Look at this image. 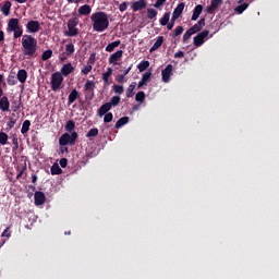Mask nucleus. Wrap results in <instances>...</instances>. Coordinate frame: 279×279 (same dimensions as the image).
I'll list each match as a JSON object with an SVG mask.
<instances>
[{
	"label": "nucleus",
	"instance_id": "obj_1",
	"mask_svg": "<svg viewBox=\"0 0 279 279\" xmlns=\"http://www.w3.org/2000/svg\"><path fill=\"white\" fill-rule=\"evenodd\" d=\"M65 132L61 137L59 138V145L61 147H64L66 145H75V141H77V132L73 131L75 130V121L69 120L66 124L64 125Z\"/></svg>",
	"mask_w": 279,
	"mask_h": 279
},
{
	"label": "nucleus",
	"instance_id": "obj_2",
	"mask_svg": "<svg viewBox=\"0 0 279 279\" xmlns=\"http://www.w3.org/2000/svg\"><path fill=\"white\" fill-rule=\"evenodd\" d=\"M93 23L94 32H106L110 27V20H108V14L106 12H96L90 16Z\"/></svg>",
	"mask_w": 279,
	"mask_h": 279
},
{
	"label": "nucleus",
	"instance_id": "obj_3",
	"mask_svg": "<svg viewBox=\"0 0 279 279\" xmlns=\"http://www.w3.org/2000/svg\"><path fill=\"white\" fill-rule=\"evenodd\" d=\"M38 41L32 35H24L22 38V47L24 56H34Z\"/></svg>",
	"mask_w": 279,
	"mask_h": 279
},
{
	"label": "nucleus",
	"instance_id": "obj_4",
	"mask_svg": "<svg viewBox=\"0 0 279 279\" xmlns=\"http://www.w3.org/2000/svg\"><path fill=\"white\" fill-rule=\"evenodd\" d=\"M71 71L54 72L51 75L50 81L51 90H53L54 93L60 90V88L62 87V83L64 82V77H66V75H69Z\"/></svg>",
	"mask_w": 279,
	"mask_h": 279
},
{
	"label": "nucleus",
	"instance_id": "obj_5",
	"mask_svg": "<svg viewBox=\"0 0 279 279\" xmlns=\"http://www.w3.org/2000/svg\"><path fill=\"white\" fill-rule=\"evenodd\" d=\"M8 32L14 33V38H21L23 36V27L19 23V19H11L8 23Z\"/></svg>",
	"mask_w": 279,
	"mask_h": 279
},
{
	"label": "nucleus",
	"instance_id": "obj_6",
	"mask_svg": "<svg viewBox=\"0 0 279 279\" xmlns=\"http://www.w3.org/2000/svg\"><path fill=\"white\" fill-rule=\"evenodd\" d=\"M84 93L86 101H92L95 97V82L87 81L84 85Z\"/></svg>",
	"mask_w": 279,
	"mask_h": 279
},
{
	"label": "nucleus",
	"instance_id": "obj_7",
	"mask_svg": "<svg viewBox=\"0 0 279 279\" xmlns=\"http://www.w3.org/2000/svg\"><path fill=\"white\" fill-rule=\"evenodd\" d=\"M208 34H210L209 31H203V32L198 33L194 37V46L202 47V45H204V39L208 38Z\"/></svg>",
	"mask_w": 279,
	"mask_h": 279
},
{
	"label": "nucleus",
	"instance_id": "obj_8",
	"mask_svg": "<svg viewBox=\"0 0 279 279\" xmlns=\"http://www.w3.org/2000/svg\"><path fill=\"white\" fill-rule=\"evenodd\" d=\"M26 29L31 33V34H36L38 32H40V22L38 21H29L26 24Z\"/></svg>",
	"mask_w": 279,
	"mask_h": 279
},
{
	"label": "nucleus",
	"instance_id": "obj_9",
	"mask_svg": "<svg viewBox=\"0 0 279 279\" xmlns=\"http://www.w3.org/2000/svg\"><path fill=\"white\" fill-rule=\"evenodd\" d=\"M131 8L133 12H138V10H145L147 8V1L146 0H137L132 2Z\"/></svg>",
	"mask_w": 279,
	"mask_h": 279
},
{
	"label": "nucleus",
	"instance_id": "obj_10",
	"mask_svg": "<svg viewBox=\"0 0 279 279\" xmlns=\"http://www.w3.org/2000/svg\"><path fill=\"white\" fill-rule=\"evenodd\" d=\"M34 199H35V206H43L47 197L45 196V193L37 191L35 192Z\"/></svg>",
	"mask_w": 279,
	"mask_h": 279
},
{
	"label": "nucleus",
	"instance_id": "obj_11",
	"mask_svg": "<svg viewBox=\"0 0 279 279\" xmlns=\"http://www.w3.org/2000/svg\"><path fill=\"white\" fill-rule=\"evenodd\" d=\"M182 12H184V2L179 3L178 7L174 9L171 21L179 20L182 15Z\"/></svg>",
	"mask_w": 279,
	"mask_h": 279
},
{
	"label": "nucleus",
	"instance_id": "obj_12",
	"mask_svg": "<svg viewBox=\"0 0 279 279\" xmlns=\"http://www.w3.org/2000/svg\"><path fill=\"white\" fill-rule=\"evenodd\" d=\"M0 110L2 112H10V100L7 96L0 97Z\"/></svg>",
	"mask_w": 279,
	"mask_h": 279
},
{
	"label": "nucleus",
	"instance_id": "obj_13",
	"mask_svg": "<svg viewBox=\"0 0 279 279\" xmlns=\"http://www.w3.org/2000/svg\"><path fill=\"white\" fill-rule=\"evenodd\" d=\"M121 58H123V50H118L110 56L109 62L110 64H117Z\"/></svg>",
	"mask_w": 279,
	"mask_h": 279
},
{
	"label": "nucleus",
	"instance_id": "obj_14",
	"mask_svg": "<svg viewBox=\"0 0 279 279\" xmlns=\"http://www.w3.org/2000/svg\"><path fill=\"white\" fill-rule=\"evenodd\" d=\"M206 25V20L201 19L197 24L193 25L190 29L192 33L197 34V32H202Z\"/></svg>",
	"mask_w": 279,
	"mask_h": 279
},
{
	"label": "nucleus",
	"instance_id": "obj_15",
	"mask_svg": "<svg viewBox=\"0 0 279 279\" xmlns=\"http://www.w3.org/2000/svg\"><path fill=\"white\" fill-rule=\"evenodd\" d=\"M112 110V107L110 104L106 102L98 109V117H104L105 114H108Z\"/></svg>",
	"mask_w": 279,
	"mask_h": 279
},
{
	"label": "nucleus",
	"instance_id": "obj_16",
	"mask_svg": "<svg viewBox=\"0 0 279 279\" xmlns=\"http://www.w3.org/2000/svg\"><path fill=\"white\" fill-rule=\"evenodd\" d=\"M77 97H80V92H77V89H73L68 97L69 106H71V104H75Z\"/></svg>",
	"mask_w": 279,
	"mask_h": 279
},
{
	"label": "nucleus",
	"instance_id": "obj_17",
	"mask_svg": "<svg viewBox=\"0 0 279 279\" xmlns=\"http://www.w3.org/2000/svg\"><path fill=\"white\" fill-rule=\"evenodd\" d=\"M128 123H130V118L122 117L117 121L114 128H116V130H121V128H123V125H128Z\"/></svg>",
	"mask_w": 279,
	"mask_h": 279
},
{
	"label": "nucleus",
	"instance_id": "obj_18",
	"mask_svg": "<svg viewBox=\"0 0 279 279\" xmlns=\"http://www.w3.org/2000/svg\"><path fill=\"white\" fill-rule=\"evenodd\" d=\"M151 77V72H146L142 80L138 82L137 88H143V86L147 85V82H149V78Z\"/></svg>",
	"mask_w": 279,
	"mask_h": 279
},
{
	"label": "nucleus",
	"instance_id": "obj_19",
	"mask_svg": "<svg viewBox=\"0 0 279 279\" xmlns=\"http://www.w3.org/2000/svg\"><path fill=\"white\" fill-rule=\"evenodd\" d=\"M162 43H165V37L159 36L156 40V43L153 45V47L150 48V53H154V51L160 49V47H162Z\"/></svg>",
	"mask_w": 279,
	"mask_h": 279
},
{
	"label": "nucleus",
	"instance_id": "obj_20",
	"mask_svg": "<svg viewBox=\"0 0 279 279\" xmlns=\"http://www.w3.org/2000/svg\"><path fill=\"white\" fill-rule=\"evenodd\" d=\"M204 10V7L202 4H198L195 7L192 15V21H197L199 19V14H202Z\"/></svg>",
	"mask_w": 279,
	"mask_h": 279
},
{
	"label": "nucleus",
	"instance_id": "obj_21",
	"mask_svg": "<svg viewBox=\"0 0 279 279\" xmlns=\"http://www.w3.org/2000/svg\"><path fill=\"white\" fill-rule=\"evenodd\" d=\"M90 12H92V9H90V5H88V4L82 5L78 9L80 16H88V14H90Z\"/></svg>",
	"mask_w": 279,
	"mask_h": 279
},
{
	"label": "nucleus",
	"instance_id": "obj_22",
	"mask_svg": "<svg viewBox=\"0 0 279 279\" xmlns=\"http://www.w3.org/2000/svg\"><path fill=\"white\" fill-rule=\"evenodd\" d=\"M12 8V2L5 1L3 5L1 7V12L4 14V16L10 15V9Z\"/></svg>",
	"mask_w": 279,
	"mask_h": 279
},
{
	"label": "nucleus",
	"instance_id": "obj_23",
	"mask_svg": "<svg viewBox=\"0 0 279 279\" xmlns=\"http://www.w3.org/2000/svg\"><path fill=\"white\" fill-rule=\"evenodd\" d=\"M78 29L75 26H68V31L64 32V36H77Z\"/></svg>",
	"mask_w": 279,
	"mask_h": 279
},
{
	"label": "nucleus",
	"instance_id": "obj_24",
	"mask_svg": "<svg viewBox=\"0 0 279 279\" xmlns=\"http://www.w3.org/2000/svg\"><path fill=\"white\" fill-rule=\"evenodd\" d=\"M119 45H121V40H117L111 44H108L106 47V51H108L109 53H112V51H114V49H117Z\"/></svg>",
	"mask_w": 279,
	"mask_h": 279
},
{
	"label": "nucleus",
	"instance_id": "obj_25",
	"mask_svg": "<svg viewBox=\"0 0 279 279\" xmlns=\"http://www.w3.org/2000/svg\"><path fill=\"white\" fill-rule=\"evenodd\" d=\"M223 3V0H211L210 5L207 8V11L210 12L211 10H217L219 5Z\"/></svg>",
	"mask_w": 279,
	"mask_h": 279
},
{
	"label": "nucleus",
	"instance_id": "obj_26",
	"mask_svg": "<svg viewBox=\"0 0 279 279\" xmlns=\"http://www.w3.org/2000/svg\"><path fill=\"white\" fill-rule=\"evenodd\" d=\"M51 175H60L62 173V168L58 163H53L50 169Z\"/></svg>",
	"mask_w": 279,
	"mask_h": 279
},
{
	"label": "nucleus",
	"instance_id": "obj_27",
	"mask_svg": "<svg viewBox=\"0 0 279 279\" xmlns=\"http://www.w3.org/2000/svg\"><path fill=\"white\" fill-rule=\"evenodd\" d=\"M17 80L21 82V84H25V82H27V71H19Z\"/></svg>",
	"mask_w": 279,
	"mask_h": 279
},
{
	"label": "nucleus",
	"instance_id": "obj_28",
	"mask_svg": "<svg viewBox=\"0 0 279 279\" xmlns=\"http://www.w3.org/2000/svg\"><path fill=\"white\" fill-rule=\"evenodd\" d=\"M32 122L29 120H25L22 124L21 134H27L29 132V128Z\"/></svg>",
	"mask_w": 279,
	"mask_h": 279
},
{
	"label": "nucleus",
	"instance_id": "obj_29",
	"mask_svg": "<svg viewBox=\"0 0 279 279\" xmlns=\"http://www.w3.org/2000/svg\"><path fill=\"white\" fill-rule=\"evenodd\" d=\"M171 75H173L172 71H162L161 72L162 82H165L167 84L169 82V80H171Z\"/></svg>",
	"mask_w": 279,
	"mask_h": 279
},
{
	"label": "nucleus",
	"instance_id": "obj_30",
	"mask_svg": "<svg viewBox=\"0 0 279 279\" xmlns=\"http://www.w3.org/2000/svg\"><path fill=\"white\" fill-rule=\"evenodd\" d=\"M136 89V82H133L126 89V97H134V90Z\"/></svg>",
	"mask_w": 279,
	"mask_h": 279
},
{
	"label": "nucleus",
	"instance_id": "obj_31",
	"mask_svg": "<svg viewBox=\"0 0 279 279\" xmlns=\"http://www.w3.org/2000/svg\"><path fill=\"white\" fill-rule=\"evenodd\" d=\"M98 134H99V129L93 128V129H90V130L87 132L86 138H93V137H95V136H98Z\"/></svg>",
	"mask_w": 279,
	"mask_h": 279
},
{
	"label": "nucleus",
	"instance_id": "obj_32",
	"mask_svg": "<svg viewBox=\"0 0 279 279\" xmlns=\"http://www.w3.org/2000/svg\"><path fill=\"white\" fill-rule=\"evenodd\" d=\"M247 8H250V4L248 3H243V4H240L235 8V12L238 14H243V12H245V10H247Z\"/></svg>",
	"mask_w": 279,
	"mask_h": 279
},
{
	"label": "nucleus",
	"instance_id": "obj_33",
	"mask_svg": "<svg viewBox=\"0 0 279 279\" xmlns=\"http://www.w3.org/2000/svg\"><path fill=\"white\" fill-rule=\"evenodd\" d=\"M120 102H121V97L113 96V97H111V99L108 104H110L111 108H112V106L114 108V107L119 106Z\"/></svg>",
	"mask_w": 279,
	"mask_h": 279
},
{
	"label": "nucleus",
	"instance_id": "obj_34",
	"mask_svg": "<svg viewBox=\"0 0 279 279\" xmlns=\"http://www.w3.org/2000/svg\"><path fill=\"white\" fill-rule=\"evenodd\" d=\"M65 53L68 56H73V53H75V46L73 44H68L65 46Z\"/></svg>",
	"mask_w": 279,
	"mask_h": 279
},
{
	"label": "nucleus",
	"instance_id": "obj_35",
	"mask_svg": "<svg viewBox=\"0 0 279 279\" xmlns=\"http://www.w3.org/2000/svg\"><path fill=\"white\" fill-rule=\"evenodd\" d=\"M169 19H171V14L170 13H165L162 19L160 20V25H169Z\"/></svg>",
	"mask_w": 279,
	"mask_h": 279
},
{
	"label": "nucleus",
	"instance_id": "obj_36",
	"mask_svg": "<svg viewBox=\"0 0 279 279\" xmlns=\"http://www.w3.org/2000/svg\"><path fill=\"white\" fill-rule=\"evenodd\" d=\"M11 108L13 112H19L21 110V100H13Z\"/></svg>",
	"mask_w": 279,
	"mask_h": 279
},
{
	"label": "nucleus",
	"instance_id": "obj_37",
	"mask_svg": "<svg viewBox=\"0 0 279 279\" xmlns=\"http://www.w3.org/2000/svg\"><path fill=\"white\" fill-rule=\"evenodd\" d=\"M8 133L0 132V145H8Z\"/></svg>",
	"mask_w": 279,
	"mask_h": 279
},
{
	"label": "nucleus",
	"instance_id": "obj_38",
	"mask_svg": "<svg viewBox=\"0 0 279 279\" xmlns=\"http://www.w3.org/2000/svg\"><path fill=\"white\" fill-rule=\"evenodd\" d=\"M158 16V11L156 9H147V19H156Z\"/></svg>",
	"mask_w": 279,
	"mask_h": 279
},
{
	"label": "nucleus",
	"instance_id": "obj_39",
	"mask_svg": "<svg viewBox=\"0 0 279 279\" xmlns=\"http://www.w3.org/2000/svg\"><path fill=\"white\" fill-rule=\"evenodd\" d=\"M135 100L138 101L140 104H143V101H145V92H138L135 95Z\"/></svg>",
	"mask_w": 279,
	"mask_h": 279
},
{
	"label": "nucleus",
	"instance_id": "obj_40",
	"mask_svg": "<svg viewBox=\"0 0 279 279\" xmlns=\"http://www.w3.org/2000/svg\"><path fill=\"white\" fill-rule=\"evenodd\" d=\"M137 69L140 71H145L146 69H149V61H142L138 65Z\"/></svg>",
	"mask_w": 279,
	"mask_h": 279
},
{
	"label": "nucleus",
	"instance_id": "obj_41",
	"mask_svg": "<svg viewBox=\"0 0 279 279\" xmlns=\"http://www.w3.org/2000/svg\"><path fill=\"white\" fill-rule=\"evenodd\" d=\"M51 56H53V51L51 50H46L43 52L41 54V60H49V58H51Z\"/></svg>",
	"mask_w": 279,
	"mask_h": 279
},
{
	"label": "nucleus",
	"instance_id": "obj_42",
	"mask_svg": "<svg viewBox=\"0 0 279 279\" xmlns=\"http://www.w3.org/2000/svg\"><path fill=\"white\" fill-rule=\"evenodd\" d=\"M112 119H114L112 112L105 113L104 123H111Z\"/></svg>",
	"mask_w": 279,
	"mask_h": 279
},
{
	"label": "nucleus",
	"instance_id": "obj_43",
	"mask_svg": "<svg viewBox=\"0 0 279 279\" xmlns=\"http://www.w3.org/2000/svg\"><path fill=\"white\" fill-rule=\"evenodd\" d=\"M193 34H194L193 31L189 28L183 35V43H186V40H190Z\"/></svg>",
	"mask_w": 279,
	"mask_h": 279
},
{
	"label": "nucleus",
	"instance_id": "obj_44",
	"mask_svg": "<svg viewBox=\"0 0 279 279\" xmlns=\"http://www.w3.org/2000/svg\"><path fill=\"white\" fill-rule=\"evenodd\" d=\"M77 23H78L77 17L70 19L68 21V27H77Z\"/></svg>",
	"mask_w": 279,
	"mask_h": 279
},
{
	"label": "nucleus",
	"instance_id": "obj_45",
	"mask_svg": "<svg viewBox=\"0 0 279 279\" xmlns=\"http://www.w3.org/2000/svg\"><path fill=\"white\" fill-rule=\"evenodd\" d=\"M77 23H78L77 17L70 19L68 21V27H77Z\"/></svg>",
	"mask_w": 279,
	"mask_h": 279
},
{
	"label": "nucleus",
	"instance_id": "obj_46",
	"mask_svg": "<svg viewBox=\"0 0 279 279\" xmlns=\"http://www.w3.org/2000/svg\"><path fill=\"white\" fill-rule=\"evenodd\" d=\"M113 90L114 93H117L118 95H123V86L122 85H114L113 86Z\"/></svg>",
	"mask_w": 279,
	"mask_h": 279
},
{
	"label": "nucleus",
	"instance_id": "obj_47",
	"mask_svg": "<svg viewBox=\"0 0 279 279\" xmlns=\"http://www.w3.org/2000/svg\"><path fill=\"white\" fill-rule=\"evenodd\" d=\"M182 32H184V27L182 26H178L174 32H173V38H175L177 36H180L182 34Z\"/></svg>",
	"mask_w": 279,
	"mask_h": 279
},
{
	"label": "nucleus",
	"instance_id": "obj_48",
	"mask_svg": "<svg viewBox=\"0 0 279 279\" xmlns=\"http://www.w3.org/2000/svg\"><path fill=\"white\" fill-rule=\"evenodd\" d=\"M2 238L10 239L12 236V233L10 232V227H7L4 231L1 234Z\"/></svg>",
	"mask_w": 279,
	"mask_h": 279
},
{
	"label": "nucleus",
	"instance_id": "obj_49",
	"mask_svg": "<svg viewBox=\"0 0 279 279\" xmlns=\"http://www.w3.org/2000/svg\"><path fill=\"white\" fill-rule=\"evenodd\" d=\"M14 125H16V120L10 119V121L7 123L8 132H10V130H12V128H14Z\"/></svg>",
	"mask_w": 279,
	"mask_h": 279
},
{
	"label": "nucleus",
	"instance_id": "obj_50",
	"mask_svg": "<svg viewBox=\"0 0 279 279\" xmlns=\"http://www.w3.org/2000/svg\"><path fill=\"white\" fill-rule=\"evenodd\" d=\"M110 75H112V71H107V72L102 73V80L105 83L108 84V80H109Z\"/></svg>",
	"mask_w": 279,
	"mask_h": 279
},
{
	"label": "nucleus",
	"instance_id": "obj_51",
	"mask_svg": "<svg viewBox=\"0 0 279 279\" xmlns=\"http://www.w3.org/2000/svg\"><path fill=\"white\" fill-rule=\"evenodd\" d=\"M165 3H167V0H157L155 3H154V8H162V5H165Z\"/></svg>",
	"mask_w": 279,
	"mask_h": 279
},
{
	"label": "nucleus",
	"instance_id": "obj_52",
	"mask_svg": "<svg viewBox=\"0 0 279 279\" xmlns=\"http://www.w3.org/2000/svg\"><path fill=\"white\" fill-rule=\"evenodd\" d=\"M59 165L62 169H65L66 165H69V160H66V158H61Z\"/></svg>",
	"mask_w": 279,
	"mask_h": 279
},
{
	"label": "nucleus",
	"instance_id": "obj_53",
	"mask_svg": "<svg viewBox=\"0 0 279 279\" xmlns=\"http://www.w3.org/2000/svg\"><path fill=\"white\" fill-rule=\"evenodd\" d=\"M128 73H130V71H126V72L124 73V75H119V76H118V82H119V84H123V83L125 82V75H128Z\"/></svg>",
	"mask_w": 279,
	"mask_h": 279
},
{
	"label": "nucleus",
	"instance_id": "obj_54",
	"mask_svg": "<svg viewBox=\"0 0 279 279\" xmlns=\"http://www.w3.org/2000/svg\"><path fill=\"white\" fill-rule=\"evenodd\" d=\"M61 71H73V65L71 63L64 64Z\"/></svg>",
	"mask_w": 279,
	"mask_h": 279
},
{
	"label": "nucleus",
	"instance_id": "obj_55",
	"mask_svg": "<svg viewBox=\"0 0 279 279\" xmlns=\"http://www.w3.org/2000/svg\"><path fill=\"white\" fill-rule=\"evenodd\" d=\"M120 12H125L128 10V2H123L119 5Z\"/></svg>",
	"mask_w": 279,
	"mask_h": 279
},
{
	"label": "nucleus",
	"instance_id": "obj_56",
	"mask_svg": "<svg viewBox=\"0 0 279 279\" xmlns=\"http://www.w3.org/2000/svg\"><path fill=\"white\" fill-rule=\"evenodd\" d=\"M25 169H27V167H24V168H22V169L19 171V173H17V175H16V180H21V178H23V173H25Z\"/></svg>",
	"mask_w": 279,
	"mask_h": 279
},
{
	"label": "nucleus",
	"instance_id": "obj_57",
	"mask_svg": "<svg viewBox=\"0 0 279 279\" xmlns=\"http://www.w3.org/2000/svg\"><path fill=\"white\" fill-rule=\"evenodd\" d=\"M9 84L10 86H14L16 84V80H14V76L12 74L9 77Z\"/></svg>",
	"mask_w": 279,
	"mask_h": 279
},
{
	"label": "nucleus",
	"instance_id": "obj_58",
	"mask_svg": "<svg viewBox=\"0 0 279 279\" xmlns=\"http://www.w3.org/2000/svg\"><path fill=\"white\" fill-rule=\"evenodd\" d=\"M1 84H3V75L0 74V97H3V88L1 87Z\"/></svg>",
	"mask_w": 279,
	"mask_h": 279
},
{
	"label": "nucleus",
	"instance_id": "obj_59",
	"mask_svg": "<svg viewBox=\"0 0 279 279\" xmlns=\"http://www.w3.org/2000/svg\"><path fill=\"white\" fill-rule=\"evenodd\" d=\"M70 54H66L65 52L60 54V60L61 62H64V60H66L69 58Z\"/></svg>",
	"mask_w": 279,
	"mask_h": 279
},
{
	"label": "nucleus",
	"instance_id": "obj_60",
	"mask_svg": "<svg viewBox=\"0 0 279 279\" xmlns=\"http://www.w3.org/2000/svg\"><path fill=\"white\" fill-rule=\"evenodd\" d=\"M166 25H167V29L171 31V29H173V25H175V21H171L170 23H168Z\"/></svg>",
	"mask_w": 279,
	"mask_h": 279
},
{
	"label": "nucleus",
	"instance_id": "obj_61",
	"mask_svg": "<svg viewBox=\"0 0 279 279\" xmlns=\"http://www.w3.org/2000/svg\"><path fill=\"white\" fill-rule=\"evenodd\" d=\"M95 63V53L90 54L88 59V64H94Z\"/></svg>",
	"mask_w": 279,
	"mask_h": 279
},
{
	"label": "nucleus",
	"instance_id": "obj_62",
	"mask_svg": "<svg viewBox=\"0 0 279 279\" xmlns=\"http://www.w3.org/2000/svg\"><path fill=\"white\" fill-rule=\"evenodd\" d=\"M174 58H184V52L179 51L174 54Z\"/></svg>",
	"mask_w": 279,
	"mask_h": 279
},
{
	"label": "nucleus",
	"instance_id": "obj_63",
	"mask_svg": "<svg viewBox=\"0 0 279 279\" xmlns=\"http://www.w3.org/2000/svg\"><path fill=\"white\" fill-rule=\"evenodd\" d=\"M12 143H13V145H15V147H19V138L17 137H13Z\"/></svg>",
	"mask_w": 279,
	"mask_h": 279
},
{
	"label": "nucleus",
	"instance_id": "obj_64",
	"mask_svg": "<svg viewBox=\"0 0 279 279\" xmlns=\"http://www.w3.org/2000/svg\"><path fill=\"white\" fill-rule=\"evenodd\" d=\"M32 182L33 184H36V182H38V177L36 174L32 175Z\"/></svg>",
	"mask_w": 279,
	"mask_h": 279
}]
</instances>
